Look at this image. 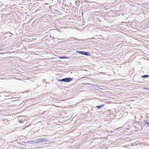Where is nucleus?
<instances>
[{"mask_svg": "<svg viewBox=\"0 0 149 149\" xmlns=\"http://www.w3.org/2000/svg\"><path fill=\"white\" fill-rule=\"evenodd\" d=\"M143 127H147L149 125V120H148L146 119L143 121Z\"/></svg>", "mask_w": 149, "mask_h": 149, "instance_id": "7ed1b4c3", "label": "nucleus"}, {"mask_svg": "<svg viewBox=\"0 0 149 149\" xmlns=\"http://www.w3.org/2000/svg\"><path fill=\"white\" fill-rule=\"evenodd\" d=\"M145 89H147V90H149V88H145Z\"/></svg>", "mask_w": 149, "mask_h": 149, "instance_id": "2eb2a0df", "label": "nucleus"}, {"mask_svg": "<svg viewBox=\"0 0 149 149\" xmlns=\"http://www.w3.org/2000/svg\"><path fill=\"white\" fill-rule=\"evenodd\" d=\"M149 77V76L148 75H144L141 76V77L143 78H147Z\"/></svg>", "mask_w": 149, "mask_h": 149, "instance_id": "9b49d317", "label": "nucleus"}, {"mask_svg": "<svg viewBox=\"0 0 149 149\" xmlns=\"http://www.w3.org/2000/svg\"><path fill=\"white\" fill-rule=\"evenodd\" d=\"M10 37H11V36H9Z\"/></svg>", "mask_w": 149, "mask_h": 149, "instance_id": "a211bd4d", "label": "nucleus"}, {"mask_svg": "<svg viewBox=\"0 0 149 149\" xmlns=\"http://www.w3.org/2000/svg\"><path fill=\"white\" fill-rule=\"evenodd\" d=\"M41 11L40 9H38L37 10H36V11H35V13H37L38 14H39L41 13Z\"/></svg>", "mask_w": 149, "mask_h": 149, "instance_id": "6e6552de", "label": "nucleus"}, {"mask_svg": "<svg viewBox=\"0 0 149 149\" xmlns=\"http://www.w3.org/2000/svg\"><path fill=\"white\" fill-rule=\"evenodd\" d=\"M54 38V37H52V38H51V39H53Z\"/></svg>", "mask_w": 149, "mask_h": 149, "instance_id": "dca6fc26", "label": "nucleus"}, {"mask_svg": "<svg viewBox=\"0 0 149 149\" xmlns=\"http://www.w3.org/2000/svg\"><path fill=\"white\" fill-rule=\"evenodd\" d=\"M9 33L10 34H12L11 33H10V32H9Z\"/></svg>", "mask_w": 149, "mask_h": 149, "instance_id": "f3484780", "label": "nucleus"}, {"mask_svg": "<svg viewBox=\"0 0 149 149\" xmlns=\"http://www.w3.org/2000/svg\"><path fill=\"white\" fill-rule=\"evenodd\" d=\"M71 40H76L77 41H79L80 40H81V39H78L76 38H73V37H72L71 38Z\"/></svg>", "mask_w": 149, "mask_h": 149, "instance_id": "1a4fd4ad", "label": "nucleus"}, {"mask_svg": "<svg viewBox=\"0 0 149 149\" xmlns=\"http://www.w3.org/2000/svg\"><path fill=\"white\" fill-rule=\"evenodd\" d=\"M84 51H77L76 52L77 53H79L83 55Z\"/></svg>", "mask_w": 149, "mask_h": 149, "instance_id": "9d476101", "label": "nucleus"}, {"mask_svg": "<svg viewBox=\"0 0 149 149\" xmlns=\"http://www.w3.org/2000/svg\"><path fill=\"white\" fill-rule=\"evenodd\" d=\"M105 106V105L104 104H102L99 106H97L95 107L96 108H98L99 109H101L102 107H103Z\"/></svg>", "mask_w": 149, "mask_h": 149, "instance_id": "0eeeda50", "label": "nucleus"}, {"mask_svg": "<svg viewBox=\"0 0 149 149\" xmlns=\"http://www.w3.org/2000/svg\"><path fill=\"white\" fill-rule=\"evenodd\" d=\"M72 79L71 77L65 78L61 79H58V81H63L65 82H68L71 81Z\"/></svg>", "mask_w": 149, "mask_h": 149, "instance_id": "f257e3e1", "label": "nucleus"}, {"mask_svg": "<svg viewBox=\"0 0 149 149\" xmlns=\"http://www.w3.org/2000/svg\"><path fill=\"white\" fill-rule=\"evenodd\" d=\"M93 39H94V37H93L91 38H90V39H91V40Z\"/></svg>", "mask_w": 149, "mask_h": 149, "instance_id": "4468645a", "label": "nucleus"}, {"mask_svg": "<svg viewBox=\"0 0 149 149\" xmlns=\"http://www.w3.org/2000/svg\"><path fill=\"white\" fill-rule=\"evenodd\" d=\"M42 81L44 83L46 81V79H42Z\"/></svg>", "mask_w": 149, "mask_h": 149, "instance_id": "ddd939ff", "label": "nucleus"}, {"mask_svg": "<svg viewBox=\"0 0 149 149\" xmlns=\"http://www.w3.org/2000/svg\"><path fill=\"white\" fill-rule=\"evenodd\" d=\"M26 143L28 144H33L37 143L36 139L34 140L29 141H27Z\"/></svg>", "mask_w": 149, "mask_h": 149, "instance_id": "20e7f679", "label": "nucleus"}, {"mask_svg": "<svg viewBox=\"0 0 149 149\" xmlns=\"http://www.w3.org/2000/svg\"><path fill=\"white\" fill-rule=\"evenodd\" d=\"M0 54H1V53H0Z\"/></svg>", "mask_w": 149, "mask_h": 149, "instance_id": "6ab92c4d", "label": "nucleus"}, {"mask_svg": "<svg viewBox=\"0 0 149 149\" xmlns=\"http://www.w3.org/2000/svg\"><path fill=\"white\" fill-rule=\"evenodd\" d=\"M83 55H84L86 56H90L91 55V54L89 52L84 51Z\"/></svg>", "mask_w": 149, "mask_h": 149, "instance_id": "423d86ee", "label": "nucleus"}, {"mask_svg": "<svg viewBox=\"0 0 149 149\" xmlns=\"http://www.w3.org/2000/svg\"><path fill=\"white\" fill-rule=\"evenodd\" d=\"M68 58V57H67L65 56H61V57H60V59H65V58Z\"/></svg>", "mask_w": 149, "mask_h": 149, "instance_id": "f8f14e48", "label": "nucleus"}, {"mask_svg": "<svg viewBox=\"0 0 149 149\" xmlns=\"http://www.w3.org/2000/svg\"><path fill=\"white\" fill-rule=\"evenodd\" d=\"M48 139L46 138H40L36 139L37 143H43L45 141H48Z\"/></svg>", "mask_w": 149, "mask_h": 149, "instance_id": "f03ea898", "label": "nucleus"}, {"mask_svg": "<svg viewBox=\"0 0 149 149\" xmlns=\"http://www.w3.org/2000/svg\"><path fill=\"white\" fill-rule=\"evenodd\" d=\"M3 122L6 125H8L10 121L7 119H4L3 120Z\"/></svg>", "mask_w": 149, "mask_h": 149, "instance_id": "39448f33", "label": "nucleus"}]
</instances>
